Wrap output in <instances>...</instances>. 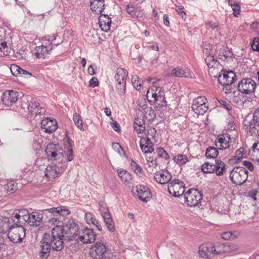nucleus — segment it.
Listing matches in <instances>:
<instances>
[{
	"mask_svg": "<svg viewBox=\"0 0 259 259\" xmlns=\"http://www.w3.org/2000/svg\"><path fill=\"white\" fill-rule=\"evenodd\" d=\"M251 46L253 50L255 51H259V38L255 37L253 38Z\"/></svg>",
	"mask_w": 259,
	"mask_h": 259,
	"instance_id": "59",
	"label": "nucleus"
},
{
	"mask_svg": "<svg viewBox=\"0 0 259 259\" xmlns=\"http://www.w3.org/2000/svg\"><path fill=\"white\" fill-rule=\"evenodd\" d=\"M250 28L253 30L258 35H259V23L255 22L252 23L250 25Z\"/></svg>",
	"mask_w": 259,
	"mask_h": 259,
	"instance_id": "64",
	"label": "nucleus"
},
{
	"mask_svg": "<svg viewBox=\"0 0 259 259\" xmlns=\"http://www.w3.org/2000/svg\"><path fill=\"white\" fill-rule=\"evenodd\" d=\"M207 99L204 96H200L195 98L192 105V108L195 113L198 115H203L208 110L206 105Z\"/></svg>",
	"mask_w": 259,
	"mask_h": 259,
	"instance_id": "10",
	"label": "nucleus"
},
{
	"mask_svg": "<svg viewBox=\"0 0 259 259\" xmlns=\"http://www.w3.org/2000/svg\"><path fill=\"white\" fill-rule=\"evenodd\" d=\"M232 9L233 10V14L235 17H238V15L240 14V7L238 3H234L232 4Z\"/></svg>",
	"mask_w": 259,
	"mask_h": 259,
	"instance_id": "60",
	"label": "nucleus"
},
{
	"mask_svg": "<svg viewBox=\"0 0 259 259\" xmlns=\"http://www.w3.org/2000/svg\"><path fill=\"white\" fill-rule=\"evenodd\" d=\"M161 92V88L157 87H152L151 89L148 90L146 94L148 100H154Z\"/></svg>",
	"mask_w": 259,
	"mask_h": 259,
	"instance_id": "39",
	"label": "nucleus"
},
{
	"mask_svg": "<svg viewBox=\"0 0 259 259\" xmlns=\"http://www.w3.org/2000/svg\"><path fill=\"white\" fill-rule=\"evenodd\" d=\"M215 247L216 255L229 253V247L227 243H219Z\"/></svg>",
	"mask_w": 259,
	"mask_h": 259,
	"instance_id": "46",
	"label": "nucleus"
},
{
	"mask_svg": "<svg viewBox=\"0 0 259 259\" xmlns=\"http://www.w3.org/2000/svg\"><path fill=\"white\" fill-rule=\"evenodd\" d=\"M221 238L225 240H232L236 238V236L232 232H224L221 235Z\"/></svg>",
	"mask_w": 259,
	"mask_h": 259,
	"instance_id": "55",
	"label": "nucleus"
},
{
	"mask_svg": "<svg viewBox=\"0 0 259 259\" xmlns=\"http://www.w3.org/2000/svg\"><path fill=\"white\" fill-rule=\"evenodd\" d=\"M205 62L209 68H214L219 65V61L213 56L209 55L206 57Z\"/></svg>",
	"mask_w": 259,
	"mask_h": 259,
	"instance_id": "44",
	"label": "nucleus"
},
{
	"mask_svg": "<svg viewBox=\"0 0 259 259\" xmlns=\"http://www.w3.org/2000/svg\"><path fill=\"white\" fill-rule=\"evenodd\" d=\"M99 85V81L97 77H92L89 81V86L91 87H96Z\"/></svg>",
	"mask_w": 259,
	"mask_h": 259,
	"instance_id": "63",
	"label": "nucleus"
},
{
	"mask_svg": "<svg viewBox=\"0 0 259 259\" xmlns=\"http://www.w3.org/2000/svg\"><path fill=\"white\" fill-rule=\"evenodd\" d=\"M90 7L97 14H101L105 9L104 0H90Z\"/></svg>",
	"mask_w": 259,
	"mask_h": 259,
	"instance_id": "25",
	"label": "nucleus"
},
{
	"mask_svg": "<svg viewBox=\"0 0 259 259\" xmlns=\"http://www.w3.org/2000/svg\"><path fill=\"white\" fill-rule=\"evenodd\" d=\"M18 96V93L17 92L12 90L5 91L1 96L3 105L8 107L12 106L17 102Z\"/></svg>",
	"mask_w": 259,
	"mask_h": 259,
	"instance_id": "12",
	"label": "nucleus"
},
{
	"mask_svg": "<svg viewBox=\"0 0 259 259\" xmlns=\"http://www.w3.org/2000/svg\"><path fill=\"white\" fill-rule=\"evenodd\" d=\"M168 192L175 197L182 196L185 192V184L181 180L175 179L168 185Z\"/></svg>",
	"mask_w": 259,
	"mask_h": 259,
	"instance_id": "9",
	"label": "nucleus"
},
{
	"mask_svg": "<svg viewBox=\"0 0 259 259\" xmlns=\"http://www.w3.org/2000/svg\"><path fill=\"white\" fill-rule=\"evenodd\" d=\"M64 171L63 168L59 167L54 163H52L47 166L45 175L50 181L59 177Z\"/></svg>",
	"mask_w": 259,
	"mask_h": 259,
	"instance_id": "14",
	"label": "nucleus"
},
{
	"mask_svg": "<svg viewBox=\"0 0 259 259\" xmlns=\"http://www.w3.org/2000/svg\"><path fill=\"white\" fill-rule=\"evenodd\" d=\"M149 101L151 103H156V106L158 107L160 109L165 108L167 106V102L163 92H161L157 96V98H154V100H149Z\"/></svg>",
	"mask_w": 259,
	"mask_h": 259,
	"instance_id": "31",
	"label": "nucleus"
},
{
	"mask_svg": "<svg viewBox=\"0 0 259 259\" xmlns=\"http://www.w3.org/2000/svg\"><path fill=\"white\" fill-rule=\"evenodd\" d=\"M58 234L55 230L52 231L51 234L46 233L44 234L39 249V256L41 259H47L50 254L51 249L59 251L64 247V242L60 240Z\"/></svg>",
	"mask_w": 259,
	"mask_h": 259,
	"instance_id": "1",
	"label": "nucleus"
},
{
	"mask_svg": "<svg viewBox=\"0 0 259 259\" xmlns=\"http://www.w3.org/2000/svg\"><path fill=\"white\" fill-rule=\"evenodd\" d=\"M83 235L78 236V239L83 243H90L93 242L96 237V234H95L93 229H86L83 232Z\"/></svg>",
	"mask_w": 259,
	"mask_h": 259,
	"instance_id": "22",
	"label": "nucleus"
},
{
	"mask_svg": "<svg viewBox=\"0 0 259 259\" xmlns=\"http://www.w3.org/2000/svg\"><path fill=\"white\" fill-rule=\"evenodd\" d=\"M172 178L171 174L167 170H161L155 174L154 179L160 184L167 183Z\"/></svg>",
	"mask_w": 259,
	"mask_h": 259,
	"instance_id": "19",
	"label": "nucleus"
},
{
	"mask_svg": "<svg viewBox=\"0 0 259 259\" xmlns=\"http://www.w3.org/2000/svg\"><path fill=\"white\" fill-rule=\"evenodd\" d=\"M85 219L88 224L93 225L99 231L102 230L101 225L92 213L90 212L86 213L85 214Z\"/></svg>",
	"mask_w": 259,
	"mask_h": 259,
	"instance_id": "34",
	"label": "nucleus"
},
{
	"mask_svg": "<svg viewBox=\"0 0 259 259\" xmlns=\"http://www.w3.org/2000/svg\"><path fill=\"white\" fill-rule=\"evenodd\" d=\"M52 49V47L49 48L48 47L44 45L37 46L34 50V55L38 59H44Z\"/></svg>",
	"mask_w": 259,
	"mask_h": 259,
	"instance_id": "24",
	"label": "nucleus"
},
{
	"mask_svg": "<svg viewBox=\"0 0 259 259\" xmlns=\"http://www.w3.org/2000/svg\"><path fill=\"white\" fill-rule=\"evenodd\" d=\"M98 23L102 30L108 32L110 29L111 20L106 14H101L98 19Z\"/></svg>",
	"mask_w": 259,
	"mask_h": 259,
	"instance_id": "23",
	"label": "nucleus"
},
{
	"mask_svg": "<svg viewBox=\"0 0 259 259\" xmlns=\"http://www.w3.org/2000/svg\"><path fill=\"white\" fill-rule=\"evenodd\" d=\"M28 225L32 227H39L42 222V215L38 212L33 211L29 213Z\"/></svg>",
	"mask_w": 259,
	"mask_h": 259,
	"instance_id": "21",
	"label": "nucleus"
},
{
	"mask_svg": "<svg viewBox=\"0 0 259 259\" xmlns=\"http://www.w3.org/2000/svg\"><path fill=\"white\" fill-rule=\"evenodd\" d=\"M144 80L140 79L137 75H134L132 77V82L134 87L138 91H140L142 86L141 82Z\"/></svg>",
	"mask_w": 259,
	"mask_h": 259,
	"instance_id": "49",
	"label": "nucleus"
},
{
	"mask_svg": "<svg viewBox=\"0 0 259 259\" xmlns=\"http://www.w3.org/2000/svg\"><path fill=\"white\" fill-rule=\"evenodd\" d=\"M55 230L58 233V238L60 240H67L68 241H72L73 240H77L78 236H80L79 233L78 226L73 220H69L67 224L63 226L61 225H57L54 227L52 231Z\"/></svg>",
	"mask_w": 259,
	"mask_h": 259,
	"instance_id": "2",
	"label": "nucleus"
},
{
	"mask_svg": "<svg viewBox=\"0 0 259 259\" xmlns=\"http://www.w3.org/2000/svg\"><path fill=\"white\" fill-rule=\"evenodd\" d=\"M62 149L61 146L58 144L49 143L45 148V154L46 155L52 154V152Z\"/></svg>",
	"mask_w": 259,
	"mask_h": 259,
	"instance_id": "42",
	"label": "nucleus"
},
{
	"mask_svg": "<svg viewBox=\"0 0 259 259\" xmlns=\"http://www.w3.org/2000/svg\"><path fill=\"white\" fill-rule=\"evenodd\" d=\"M203 194L195 189H190L184 194L185 202L190 206H195L200 203Z\"/></svg>",
	"mask_w": 259,
	"mask_h": 259,
	"instance_id": "7",
	"label": "nucleus"
},
{
	"mask_svg": "<svg viewBox=\"0 0 259 259\" xmlns=\"http://www.w3.org/2000/svg\"><path fill=\"white\" fill-rule=\"evenodd\" d=\"M171 74L172 76L178 77H187L192 78L193 73L188 68L183 69L182 67H178L171 70Z\"/></svg>",
	"mask_w": 259,
	"mask_h": 259,
	"instance_id": "20",
	"label": "nucleus"
},
{
	"mask_svg": "<svg viewBox=\"0 0 259 259\" xmlns=\"http://www.w3.org/2000/svg\"><path fill=\"white\" fill-rule=\"evenodd\" d=\"M248 174V172L245 167H235L230 171V179L234 184L241 186L247 180Z\"/></svg>",
	"mask_w": 259,
	"mask_h": 259,
	"instance_id": "3",
	"label": "nucleus"
},
{
	"mask_svg": "<svg viewBox=\"0 0 259 259\" xmlns=\"http://www.w3.org/2000/svg\"><path fill=\"white\" fill-rule=\"evenodd\" d=\"M245 126L247 133L259 139V107L254 110L252 119L245 124Z\"/></svg>",
	"mask_w": 259,
	"mask_h": 259,
	"instance_id": "4",
	"label": "nucleus"
},
{
	"mask_svg": "<svg viewBox=\"0 0 259 259\" xmlns=\"http://www.w3.org/2000/svg\"><path fill=\"white\" fill-rule=\"evenodd\" d=\"M13 225L11 221V217L8 218L4 216H0V233L5 234L10 230L11 226Z\"/></svg>",
	"mask_w": 259,
	"mask_h": 259,
	"instance_id": "26",
	"label": "nucleus"
},
{
	"mask_svg": "<svg viewBox=\"0 0 259 259\" xmlns=\"http://www.w3.org/2000/svg\"><path fill=\"white\" fill-rule=\"evenodd\" d=\"M41 127L45 130L46 133H51L57 130L58 125L55 119L47 118L42 120Z\"/></svg>",
	"mask_w": 259,
	"mask_h": 259,
	"instance_id": "16",
	"label": "nucleus"
},
{
	"mask_svg": "<svg viewBox=\"0 0 259 259\" xmlns=\"http://www.w3.org/2000/svg\"><path fill=\"white\" fill-rule=\"evenodd\" d=\"M233 54L230 50H226L225 48L221 49L219 53L218 57L220 59L225 60L228 58L232 57Z\"/></svg>",
	"mask_w": 259,
	"mask_h": 259,
	"instance_id": "45",
	"label": "nucleus"
},
{
	"mask_svg": "<svg viewBox=\"0 0 259 259\" xmlns=\"http://www.w3.org/2000/svg\"><path fill=\"white\" fill-rule=\"evenodd\" d=\"M39 104L38 102L36 101L31 102V103H29L28 105V110L29 112L30 110H36L37 109V107H39Z\"/></svg>",
	"mask_w": 259,
	"mask_h": 259,
	"instance_id": "62",
	"label": "nucleus"
},
{
	"mask_svg": "<svg viewBox=\"0 0 259 259\" xmlns=\"http://www.w3.org/2000/svg\"><path fill=\"white\" fill-rule=\"evenodd\" d=\"M128 72L125 69L119 68L117 69L114 78L117 82L116 89L120 95H123L125 93L126 80Z\"/></svg>",
	"mask_w": 259,
	"mask_h": 259,
	"instance_id": "5",
	"label": "nucleus"
},
{
	"mask_svg": "<svg viewBox=\"0 0 259 259\" xmlns=\"http://www.w3.org/2000/svg\"><path fill=\"white\" fill-rule=\"evenodd\" d=\"M6 189L8 192L13 193L17 189V186L15 185L14 182H10L8 183L6 186Z\"/></svg>",
	"mask_w": 259,
	"mask_h": 259,
	"instance_id": "58",
	"label": "nucleus"
},
{
	"mask_svg": "<svg viewBox=\"0 0 259 259\" xmlns=\"http://www.w3.org/2000/svg\"><path fill=\"white\" fill-rule=\"evenodd\" d=\"M95 248V252L97 255L96 258L105 256L109 252L105 245L100 242L96 243Z\"/></svg>",
	"mask_w": 259,
	"mask_h": 259,
	"instance_id": "35",
	"label": "nucleus"
},
{
	"mask_svg": "<svg viewBox=\"0 0 259 259\" xmlns=\"http://www.w3.org/2000/svg\"><path fill=\"white\" fill-rule=\"evenodd\" d=\"M9 48L6 41L0 42V56H6L9 54Z\"/></svg>",
	"mask_w": 259,
	"mask_h": 259,
	"instance_id": "51",
	"label": "nucleus"
},
{
	"mask_svg": "<svg viewBox=\"0 0 259 259\" xmlns=\"http://www.w3.org/2000/svg\"><path fill=\"white\" fill-rule=\"evenodd\" d=\"M174 160L175 162L179 165H184L188 161L187 156L184 154L176 155L174 157Z\"/></svg>",
	"mask_w": 259,
	"mask_h": 259,
	"instance_id": "50",
	"label": "nucleus"
},
{
	"mask_svg": "<svg viewBox=\"0 0 259 259\" xmlns=\"http://www.w3.org/2000/svg\"><path fill=\"white\" fill-rule=\"evenodd\" d=\"M201 169L203 173H213V163L209 162H206L201 165Z\"/></svg>",
	"mask_w": 259,
	"mask_h": 259,
	"instance_id": "48",
	"label": "nucleus"
},
{
	"mask_svg": "<svg viewBox=\"0 0 259 259\" xmlns=\"http://www.w3.org/2000/svg\"><path fill=\"white\" fill-rule=\"evenodd\" d=\"M25 231L24 227H18L13 225L6 233V239L8 238L13 243L21 242L25 237Z\"/></svg>",
	"mask_w": 259,
	"mask_h": 259,
	"instance_id": "6",
	"label": "nucleus"
},
{
	"mask_svg": "<svg viewBox=\"0 0 259 259\" xmlns=\"http://www.w3.org/2000/svg\"><path fill=\"white\" fill-rule=\"evenodd\" d=\"M59 210V215L65 216L70 213L69 210L64 206H60Z\"/></svg>",
	"mask_w": 259,
	"mask_h": 259,
	"instance_id": "61",
	"label": "nucleus"
},
{
	"mask_svg": "<svg viewBox=\"0 0 259 259\" xmlns=\"http://www.w3.org/2000/svg\"><path fill=\"white\" fill-rule=\"evenodd\" d=\"M71 141L68 136H66V141L64 140V146L67 150V157L68 161H71L73 159L72 145Z\"/></svg>",
	"mask_w": 259,
	"mask_h": 259,
	"instance_id": "37",
	"label": "nucleus"
},
{
	"mask_svg": "<svg viewBox=\"0 0 259 259\" xmlns=\"http://www.w3.org/2000/svg\"><path fill=\"white\" fill-rule=\"evenodd\" d=\"M248 154L253 157V159L259 161V142L254 143L250 149H248Z\"/></svg>",
	"mask_w": 259,
	"mask_h": 259,
	"instance_id": "38",
	"label": "nucleus"
},
{
	"mask_svg": "<svg viewBox=\"0 0 259 259\" xmlns=\"http://www.w3.org/2000/svg\"><path fill=\"white\" fill-rule=\"evenodd\" d=\"M230 140V137L228 134H226V135L224 134L221 135L218 138V141L220 144V147H218L217 144H215V145L218 147V149L221 150L227 149L230 146L229 144Z\"/></svg>",
	"mask_w": 259,
	"mask_h": 259,
	"instance_id": "29",
	"label": "nucleus"
},
{
	"mask_svg": "<svg viewBox=\"0 0 259 259\" xmlns=\"http://www.w3.org/2000/svg\"><path fill=\"white\" fill-rule=\"evenodd\" d=\"M217 77L218 82L222 85L232 84L237 79L236 75L233 71H224L223 70Z\"/></svg>",
	"mask_w": 259,
	"mask_h": 259,
	"instance_id": "13",
	"label": "nucleus"
},
{
	"mask_svg": "<svg viewBox=\"0 0 259 259\" xmlns=\"http://www.w3.org/2000/svg\"><path fill=\"white\" fill-rule=\"evenodd\" d=\"M21 68L19 66L15 64H13L11 66L10 70L12 74L15 76H18L20 72H21Z\"/></svg>",
	"mask_w": 259,
	"mask_h": 259,
	"instance_id": "57",
	"label": "nucleus"
},
{
	"mask_svg": "<svg viewBox=\"0 0 259 259\" xmlns=\"http://www.w3.org/2000/svg\"><path fill=\"white\" fill-rule=\"evenodd\" d=\"M248 154V149L246 150L244 147H241L235 152L236 155L233 156L230 160L232 162L237 163L243 158H245Z\"/></svg>",
	"mask_w": 259,
	"mask_h": 259,
	"instance_id": "28",
	"label": "nucleus"
},
{
	"mask_svg": "<svg viewBox=\"0 0 259 259\" xmlns=\"http://www.w3.org/2000/svg\"><path fill=\"white\" fill-rule=\"evenodd\" d=\"M218 148L209 146L206 150L205 156L207 158H215L219 155Z\"/></svg>",
	"mask_w": 259,
	"mask_h": 259,
	"instance_id": "41",
	"label": "nucleus"
},
{
	"mask_svg": "<svg viewBox=\"0 0 259 259\" xmlns=\"http://www.w3.org/2000/svg\"><path fill=\"white\" fill-rule=\"evenodd\" d=\"M156 152L157 153V156L160 158H162L165 160H168L169 158V154L162 147L156 148Z\"/></svg>",
	"mask_w": 259,
	"mask_h": 259,
	"instance_id": "52",
	"label": "nucleus"
},
{
	"mask_svg": "<svg viewBox=\"0 0 259 259\" xmlns=\"http://www.w3.org/2000/svg\"><path fill=\"white\" fill-rule=\"evenodd\" d=\"M64 151L63 149L56 151L52 153V154H47L48 159L54 161L59 159H62L64 157Z\"/></svg>",
	"mask_w": 259,
	"mask_h": 259,
	"instance_id": "43",
	"label": "nucleus"
},
{
	"mask_svg": "<svg viewBox=\"0 0 259 259\" xmlns=\"http://www.w3.org/2000/svg\"><path fill=\"white\" fill-rule=\"evenodd\" d=\"M126 10L133 18H142L144 16L143 9L140 6L127 5Z\"/></svg>",
	"mask_w": 259,
	"mask_h": 259,
	"instance_id": "18",
	"label": "nucleus"
},
{
	"mask_svg": "<svg viewBox=\"0 0 259 259\" xmlns=\"http://www.w3.org/2000/svg\"><path fill=\"white\" fill-rule=\"evenodd\" d=\"M255 87V82L250 78L242 79L238 84V91L245 94L252 93Z\"/></svg>",
	"mask_w": 259,
	"mask_h": 259,
	"instance_id": "11",
	"label": "nucleus"
},
{
	"mask_svg": "<svg viewBox=\"0 0 259 259\" xmlns=\"http://www.w3.org/2000/svg\"><path fill=\"white\" fill-rule=\"evenodd\" d=\"M213 173H215L217 176H223L226 170V164L221 160L215 159V164H213Z\"/></svg>",
	"mask_w": 259,
	"mask_h": 259,
	"instance_id": "30",
	"label": "nucleus"
},
{
	"mask_svg": "<svg viewBox=\"0 0 259 259\" xmlns=\"http://www.w3.org/2000/svg\"><path fill=\"white\" fill-rule=\"evenodd\" d=\"M156 117L154 110L151 107L146 106L144 109L142 118L149 122L153 121Z\"/></svg>",
	"mask_w": 259,
	"mask_h": 259,
	"instance_id": "32",
	"label": "nucleus"
},
{
	"mask_svg": "<svg viewBox=\"0 0 259 259\" xmlns=\"http://www.w3.org/2000/svg\"><path fill=\"white\" fill-rule=\"evenodd\" d=\"M131 166L134 172L139 176L142 177L144 175V170L141 166L133 160H132L131 162Z\"/></svg>",
	"mask_w": 259,
	"mask_h": 259,
	"instance_id": "47",
	"label": "nucleus"
},
{
	"mask_svg": "<svg viewBox=\"0 0 259 259\" xmlns=\"http://www.w3.org/2000/svg\"><path fill=\"white\" fill-rule=\"evenodd\" d=\"M103 218L108 230L113 232L115 231V225L111 214H106Z\"/></svg>",
	"mask_w": 259,
	"mask_h": 259,
	"instance_id": "40",
	"label": "nucleus"
},
{
	"mask_svg": "<svg viewBox=\"0 0 259 259\" xmlns=\"http://www.w3.org/2000/svg\"><path fill=\"white\" fill-rule=\"evenodd\" d=\"M138 198L144 202H147L151 198L152 194L147 187L140 185L136 187Z\"/></svg>",
	"mask_w": 259,
	"mask_h": 259,
	"instance_id": "17",
	"label": "nucleus"
},
{
	"mask_svg": "<svg viewBox=\"0 0 259 259\" xmlns=\"http://www.w3.org/2000/svg\"><path fill=\"white\" fill-rule=\"evenodd\" d=\"M198 253L200 257L208 258L211 254L216 255V247L212 243L202 244L199 248Z\"/></svg>",
	"mask_w": 259,
	"mask_h": 259,
	"instance_id": "15",
	"label": "nucleus"
},
{
	"mask_svg": "<svg viewBox=\"0 0 259 259\" xmlns=\"http://www.w3.org/2000/svg\"><path fill=\"white\" fill-rule=\"evenodd\" d=\"M99 210L102 217H104L106 214H110L109 209L107 207L106 203L102 201H101L99 203Z\"/></svg>",
	"mask_w": 259,
	"mask_h": 259,
	"instance_id": "54",
	"label": "nucleus"
},
{
	"mask_svg": "<svg viewBox=\"0 0 259 259\" xmlns=\"http://www.w3.org/2000/svg\"><path fill=\"white\" fill-rule=\"evenodd\" d=\"M118 176L120 178L121 181L126 185H128V187H131L132 184V177L130 173L127 170L123 169H117Z\"/></svg>",
	"mask_w": 259,
	"mask_h": 259,
	"instance_id": "27",
	"label": "nucleus"
},
{
	"mask_svg": "<svg viewBox=\"0 0 259 259\" xmlns=\"http://www.w3.org/2000/svg\"><path fill=\"white\" fill-rule=\"evenodd\" d=\"M73 121L75 124V125L80 130H84L83 129L82 126V120L81 119V117L80 115H78L77 113H75L73 115Z\"/></svg>",
	"mask_w": 259,
	"mask_h": 259,
	"instance_id": "56",
	"label": "nucleus"
},
{
	"mask_svg": "<svg viewBox=\"0 0 259 259\" xmlns=\"http://www.w3.org/2000/svg\"><path fill=\"white\" fill-rule=\"evenodd\" d=\"M156 135V131L154 128L148 130V135L146 138H142L140 141V146L142 152L145 153H152L154 151L153 144L151 141L150 136L152 138Z\"/></svg>",
	"mask_w": 259,
	"mask_h": 259,
	"instance_id": "8",
	"label": "nucleus"
},
{
	"mask_svg": "<svg viewBox=\"0 0 259 259\" xmlns=\"http://www.w3.org/2000/svg\"><path fill=\"white\" fill-rule=\"evenodd\" d=\"M11 217L12 223L15 226L23 227L26 224H28V218L26 217H17V216H15V214L12 213Z\"/></svg>",
	"mask_w": 259,
	"mask_h": 259,
	"instance_id": "33",
	"label": "nucleus"
},
{
	"mask_svg": "<svg viewBox=\"0 0 259 259\" xmlns=\"http://www.w3.org/2000/svg\"><path fill=\"white\" fill-rule=\"evenodd\" d=\"M145 120L140 117H137L135 119L134 127L138 134H141L145 131Z\"/></svg>",
	"mask_w": 259,
	"mask_h": 259,
	"instance_id": "36",
	"label": "nucleus"
},
{
	"mask_svg": "<svg viewBox=\"0 0 259 259\" xmlns=\"http://www.w3.org/2000/svg\"><path fill=\"white\" fill-rule=\"evenodd\" d=\"M12 213L15 214V216H17V217H26V218H29V217H30V213L26 209H17L13 212Z\"/></svg>",
	"mask_w": 259,
	"mask_h": 259,
	"instance_id": "53",
	"label": "nucleus"
}]
</instances>
